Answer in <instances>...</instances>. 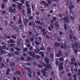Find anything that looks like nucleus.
Listing matches in <instances>:
<instances>
[{
  "label": "nucleus",
  "instance_id": "7ed1b4c3",
  "mask_svg": "<svg viewBox=\"0 0 80 80\" xmlns=\"http://www.w3.org/2000/svg\"><path fill=\"white\" fill-rule=\"evenodd\" d=\"M45 30H46L45 28H43L40 31L41 33H43L42 35L43 36H45L47 35V32L45 31Z\"/></svg>",
  "mask_w": 80,
  "mask_h": 80
},
{
  "label": "nucleus",
  "instance_id": "473e14b6",
  "mask_svg": "<svg viewBox=\"0 0 80 80\" xmlns=\"http://www.w3.org/2000/svg\"><path fill=\"white\" fill-rule=\"evenodd\" d=\"M35 52L36 53H39L40 52V50L38 49H35Z\"/></svg>",
  "mask_w": 80,
  "mask_h": 80
},
{
  "label": "nucleus",
  "instance_id": "a18cd8bd",
  "mask_svg": "<svg viewBox=\"0 0 80 80\" xmlns=\"http://www.w3.org/2000/svg\"><path fill=\"white\" fill-rule=\"evenodd\" d=\"M11 37L13 38H14V39H15V40H16V39H17V37L13 35H11Z\"/></svg>",
  "mask_w": 80,
  "mask_h": 80
},
{
  "label": "nucleus",
  "instance_id": "4c0bfd02",
  "mask_svg": "<svg viewBox=\"0 0 80 80\" xmlns=\"http://www.w3.org/2000/svg\"><path fill=\"white\" fill-rule=\"evenodd\" d=\"M18 23L19 24H22V20L20 19H19L18 20Z\"/></svg>",
  "mask_w": 80,
  "mask_h": 80
},
{
  "label": "nucleus",
  "instance_id": "37998d69",
  "mask_svg": "<svg viewBox=\"0 0 80 80\" xmlns=\"http://www.w3.org/2000/svg\"><path fill=\"white\" fill-rule=\"evenodd\" d=\"M28 26H31L32 25V22H29L28 23Z\"/></svg>",
  "mask_w": 80,
  "mask_h": 80
},
{
  "label": "nucleus",
  "instance_id": "f257e3e1",
  "mask_svg": "<svg viewBox=\"0 0 80 80\" xmlns=\"http://www.w3.org/2000/svg\"><path fill=\"white\" fill-rule=\"evenodd\" d=\"M71 62H69V64L70 66H72V65H73L74 64V62L75 61V57H73L72 58V56H71Z\"/></svg>",
  "mask_w": 80,
  "mask_h": 80
},
{
  "label": "nucleus",
  "instance_id": "2f4dec72",
  "mask_svg": "<svg viewBox=\"0 0 80 80\" xmlns=\"http://www.w3.org/2000/svg\"><path fill=\"white\" fill-rule=\"evenodd\" d=\"M35 22L38 23V24H40V21L39 20L36 21V19H35Z\"/></svg>",
  "mask_w": 80,
  "mask_h": 80
},
{
  "label": "nucleus",
  "instance_id": "a19ab883",
  "mask_svg": "<svg viewBox=\"0 0 80 80\" xmlns=\"http://www.w3.org/2000/svg\"><path fill=\"white\" fill-rule=\"evenodd\" d=\"M46 2H45L44 1H42L40 3L41 4H45V3Z\"/></svg>",
  "mask_w": 80,
  "mask_h": 80
},
{
  "label": "nucleus",
  "instance_id": "052dcab7",
  "mask_svg": "<svg viewBox=\"0 0 80 80\" xmlns=\"http://www.w3.org/2000/svg\"><path fill=\"white\" fill-rule=\"evenodd\" d=\"M4 37V38H7V35L6 34H4L3 35Z\"/></svg>",
  "mask_w": 80,
  "mask_h": 80
},
{
  "label": "nucleus",
  "instance_id": "5701e85b",
  "mask_svg": "<svg viewBox=\"0 0 80 80\" xmlns=\"http://www.w3.org/2000/svg\"><path fill=\"white\" fill-rule=\"evenodd\" d=\"M27 46V48H29V47H30V46H31V44L30 43H28L27 44H25Z\"/></svg>",
  "mask_w": 80,
  "mask_h": 80
},
{
  "label": "nucleus",
  "instance_id": "a211bd4d",
  "mask_svg": "<svg viewBox=\"0 0 80 80\" xmlns=\"http://www.w3.org/2000/svg\"><path fill=\"white\" fill-rule=\"evenodd\" d=\"M24 69L25 70H27L29 72H31V69L28 67H25Z\"/></svg>",
  "mask_w": 80,
  "mask_h": 80
},
{
  "label": "nucleus",
  "instance_id": "864d4df0",
  "mask_svg": "<svg viewBox=\"0 0 80 80\" xmlns=\"http://www.w3.org/2000/svg\"><path fill=\"white\" fill-rule=\"evenodd\" d=\"M15 45V44L13 43L11 44H10V47H13Z\"/></svg>",
  "mask_w": 80,
  "mask_h": 80
},
{
  "label": "nucleus",
  "instance_id": "6e6d98bb",
  "mask_svg": "<svg viewBox=\"0 0 80 80\" xmlns=\"http://www.w3.org/2000/svg\"><path fill=\"white\" fill-rule=\"evenodd\" d=\"M33 16H30L29 17L28 19H29V20H32V19H33Z\"/></svg>",
  "mask_w": 80,
  "mask_h": 80
},
{
  "label": "nucleus",
  "instance_id": "79ce46f5",
  "mask_svg": "<svg viewBox=\"0 0 80 80\" xmlns=\"http://www.w3.org/2000/svg\"><path fill=\"white\" fill-rule=\"evenodd\" d=\"M37 66L39 68H42V67H43V66L40 64H38Z\"/></svg>",
  "mask_w": 80,
  "mask_h": 80
},
{
  "label": "nucleus",
  "instance_id": "39448f33",
  "mask_svg": "<svg viewBox=\"0 0 80 80\" xmlns=\"http://www.w3.org/2000/svg\"><path fill=\"white\" fill-rule=\"evenodd\" d=\"M15 65V64L13 62L11 61L9 62V65L12 68H13V66Z\"/></svg>",
  "mask_w": 80,
  "mask_h": 80
},
{
  "label": "nucleus",
  "instance_id": "5fc2aeb1",
  "mask_svg": "<svg viewBox=\"0 0 80 80\" xmlns=\"http://www.w3.org/2000/svg\"><path fill=\"white\" fill-rule=\"evenodd\" d=\"M64 27L65 30H67V24H65L64 25Z\"/></svg>",
  "mask_w": 80,
  "mask_h": 80
},
{
  "label": "nucleus",
  "instance_id": "ddd939ff",
  "mask_svg": "<svg viewBox=\"0 0 80 80\" xmlns=\"http://www.w3.org/2000/svg\"><path fill=\"white\" fill-rule=\"evenodd\" d=\"M8 43H14V39H10L9 40V41L8 42Z\"/></svg>",
  "mask_w": 80,
  "mask_h": 80
},
{
  "label": "nucleus",
  "instance_id": "603ef678",
  "mask_svg": "<svg viewBox=\"0 0 80 80\" xmlns=\"http://www.w3.org/2000/svg\"><path fill=\"white\" fill-rule=\"evenodd\" d=\"M35 43L36 45H40V43L38 42L37 41H36L35 42Z\"/></svg>",
  "mask_w": 80,
  "mask_h": 80
},
{
  "label": "nucleus",
  "instance_id": "c03bdc74",
  "mask_svg": "<svg viewBox=\"0 0 80 80\" xmlns=\"http://www.w3.org/2000/svg\"><path fill=\"white\" fill-rule=\"evenodd\" d=\"M28 48H26L23 49V50L24 52H27L28 50Z\"/></svg>",
  "mask_w": 80,
  "mask_h": 80
},
{
  "label": "nucleus",
  "instance_id": "dca6fc26",
  "mask_svg": "<svg viewBox=\"0 0 80 80\" xmlns=\"http://www.w3.org/2000/svg\"><path fill=\"white\" fill-rule=\"evenodd\" d=\"M15 49L17 51H20V50H21V49L18 48V46H16L15 48Z\"/></svg>",
  "mask_w": 80,
  "mask_h": 80
},
{
  "label": "nucleus",
  "instance_id": "423d86ee",
  "mask_svg": "<svg viewBox=\"0 0 80 80\" xmlns=\"http://www.w3.org/2000/svg\"><path fill=\"white\" fill-rule=\"evenodd\" d=\"M9 10L10 12H11V13H14L15 12V10H16V9L15 8H12V7H10L9 8Z\"/></svg>",
  "mask_w": 80,
  "mask_h": 80
},
{
  "label": "nucleus",
  "instance_id": "7c9ffc66",
  "mask_svg": "<svg viewBox=\"0 0 80 80\" xmlns=\"http://www.w3.org/2000/svg\"><path fill=\"white\" fill-rule=\"evenodd\" d=\"M40 50H45V48H44V47H43V46H42L41 48H40Z\"/></svg>",
  "mask_w": 80,
  "mask_h": 80
},
{
  "label": "nucleus",
  "instance_id": "ea45409f",
  "mask_svg": "<svg viewBox=\"0 0 80 80\" xmlns=\"http://www.w3.org/2000/svg\"><path fill=\"white\" fill-rule=\"evenodd\" d=\"M28 53L30 56H31L32 54H33V53H32V51H28Z\"/></svg>",
  "mask_w": 80,
  "mask_h": 80
},
{
  "label": "nucleus",
  "instance_id": "cd10ccee",
  "mask_svg": "<svg viewBox=\"0 0 80 80\" xmlns=\"http://www.w3.org/2000/svg\"><path fill=\"white\" fill-rule=\"evenodd\" d=\"M30 43V41H29V40H28V39H27L26 41L25 44H27V43Z\"/></svg>",
  "mask_w": 80,
  "mask_h": 80
},
{
  "label": "nucleus",
  "instance_id": "412c9836",
  "mask_svg": "<svg viewBox=\"0 0 80 80\" xmlns=\"http://www.w3.org/2000/svg\"><path fill=\"white\" fill-rule=\"evenodd\" d=\"M67 76L69 78H70V77H71L72 76V74L71 73H67Z\"/></svg>",
  "mask_w": 80,
  "mask_h": 80
},
{
  "label": "nucleus",
  "instance_id": "bf43d9fd",
  "mask_svg": "<svg viewBox=\"0 0 80 80\" xmlns=\"http://www.w3.org/2000/svg\"><path fill=\"white\" fill-rule=\"evenodd\" d=\"M46 37L47 39H50V36H49L48 35H46Z\"/></svg>",
  "mask_w": 80,
  "mask_h": 80
},
{
  "label": "nucleus",
  "instance_id": "9b49d317",
  "mask_svg": "<svg viewBox=\"0 0 80 80\" xmlns=\"http://www.w3.org/2000/svg\"><path fill=\"white\" fill-rule=\"evenodd\" d=\"M21 68H22V74L23 76H24V77H26V72H25V71L24 70L23 68V67H21Z\"/></svg>",
  "mask_w": 80,
  "mask_h": 80
},
{
  "label": "nucleus",
  "instance_id": "c9c22d12",
  "mask_svg": "<svg viewBox=\"0 0 80 80\" xmlns=\"http://www.w3.org/2000/svg\"><path fill=\"white\" fill-rule=\"evenodd\" d=\"M15 54L16 55H19V52L18 51H16L14 52Z\"/></svg>",
  "mask_w": 80,
  "mask_h": 80
},
{
  "label": "nucleus",
  "instance_id": "1a4fd4ad",
  "mask_svg": "<svg viewBox=\"0 0 80 80\" xmlns=\"http://www.w3.org/2000/svg\"><path fill=\"white\" fill-rule=\"evenodd\" d=\"M22 6H23V4L22 3H18V8L19 10H22Z\"/></svg>",
  "mask_w": 80,
  "mask_h": 80
},
{
  "label": "nucleus",
  "instance_id": "c85d7f7f",
  "mask_svg": "<svg viewBox=\"0 0 80 80\" xmlns=\"http://www.w3.org/2000/svg\"><path fill=\"white\" fill-rule=\"evenodd\" d=\"M77 75L76 74H74L73 75V77L74 78V80H77Z\"/></svg>",
  "mask_w": 80,
  "mask_h": 80
},
{
  "label": "nucleus",
  "instance_id": "338daca9",
  "mask_svg": "<svg viewBox=\"0 0 80 80\" xmlns=\"http://www.w3.org/2000/svg\"><path fill=\"white\" fill-rule=\"evenodd\" d=\"M12 7L13 8H16V4H12Z\"/></svg>",
  "mask_w": 80,
  "mask_h": 80
},
{
  "label": "nucleus",
  "instance_id": "bb28decb",
  "mask_svg": "<svg viewBox=\"0 0 80 80\" xmlns=\"http://www.w3.org/2000/svg\"><path fill=\"white\" fill-rule=\"evenodd\" d=\"M63 66H59V71H60V70H63Z\"/></svg>",
  "mask_w": 80,
  "mask_h": 80
},
{
  "label": "nucleus",
  "instance_id": "a878e982",
  "mask_svg": "<svg viewBox=\"0 0 80 80\" xmlns=\"http://www.w3.org/2000/svg\"><path fill=\"white\" fill-rule=\"evenodd\" d=\"M36 54L35 53H32V55L31 56V57H32V58H35V57H36V55H35Z\"/></svg>",
  "mask_w": 80,
  "mask_h": 80
},
{
  "label": "nucleus",
  "instance_id": "680f3d73",
  "mask_svg": "<svg viewBox=\"0 0 80 80\" xmlns=\"http://www.w3.org/2000/svg\"><path fill=\"white\" fill-rule=\"evenodd\" d=\"M20 2H21L23 4H24V3H25V2L24 1V0H20Z\"/></svg>",
  "mask_w": 80,
  "mask_h": 80
},
{
  "label": "nucleus",
  "instance_id": "6ab92c4d",
  "mask_svg": "<svg viewBox=\"0 0 80 80\" xmlns=\"http://www.w3.org/2000/svg\"><path fill=\"white\" fill-rule=\"evenodd\" d=\"M54 45L55 47H59V46H60V44L57 42H55L54 43Z\"/></svg>",
  "mask_w": 80,
  "mask_h": 80
},
{
  "label": "nucleus",
  "instance_id": "f8f14e48",
  "mask_svg": "<svg viewBox=\"0 0 80 80\" xmlns=\"http://www.w3.org/2000/svg\"><path fill=\"white\" fill-rule=\"evenodd\" d=\"M27 13L28 14L31 15V8H27Z\"/></svg>",
  "mask_w": 80,
  "mask_h": 80
},
{
  "label": "nucleus",
  "instance_id": "4d7b16f0",
  "mask_svg": "<svg viewBox=\"0 0 80 80\" xmlns=\"http://www.w3.org/2000/svg\"><path fill=\"white\" fill-rule=\"evenodd\" d=\"M42 26H38V29H40V30H41V29H42Z\"/></svg>",
  "mask_w": 80,
  "mask_h": 80
},
{
  "label": "nucleus",
  "instance_id": "0eeeda50",
  "mask_svg": "<svg viewBox=\"0 0 80 80\" xmlns=\"http://www.w3.org/2000/svg\"><path fill=\"white\" fill-rule=\"evenodd\" d=\"M12 28L17 32H19V28L18 27L14 26H12Z\"/></svg>",
  "mask_w": 80,
  "mask_h": 80
},
{
  "label": "nucleus",
  "instance_id": "e2e57ef3",
  "mask_svg": "<svg viewBox=\"0 0 80 80\" xmlns=\"http://www.w3.org/2000/svg\"><path fill=\"white\" fill-rule=\"evenodd\" d=\"M57 41L58 42H60L61 41V39H60V38H58L57 39Z\"/></svg>",
  "mask_w": 80,
  "mask_h": 80
},
{
  "label": "nucleus",
  "instance_id": "393cba45",
  "mask_svg": "<svg viewBox=\"0 0 80 80\" xmlns=\"http://www.w3.org/2000/svg\"><path fill=\"white\" fill-rule=\"evenodd\" d=\"M40 58V56L38 55H36V56L35 57V58H36V59L37 60L39 59Z\"/></svg>",
  "mask_w": 80,
  "mask_h": 80
},
{
  "label": "nucleus",
  "instance_id": "de8ad7c7",
  "mask_svg": "<svg viewBox=\"0 0 80 80\" xmlns=\"http://www.w3.org/2000/svg\"><path fill=\"white\" fill-rule=\"evenodd\" d=\"M1 7L3 9L5 8V4H4L2 3V4Z\"/></svg>",
  "mask_w": 80,
  "mask_h": 80
},
{
  "label": "nucleus",
  "instance_id": "49530a36",
  "mask_svg": "<svg viewBox=\"0 0 80 80\" xmlns=\"http://www.w3.org/2000/svg\"><path fill=\"white\" fill-rule=\"evenodd\" d=\"M0 12L1 13H2V14H4L5 13H6V11H2V10H1Z\"/></svg>",
  "mask_w": 80,
  "mask_h": 80
},
{
  "label": "nucleus",
  "instance_id": "e433bc0d",
  "mask_svg": "<svg viewBox=\"0 0 80 80\" xmlns=\"http://www.w3.org/2000/svg\"><path fill=\"white\" fill-rule=\"evenodd\" d=\"M50 55L51 58H53V54L52 53H50Z\"/></svg>",
  "mask_w": 80,
  "mask_h": 80
},
{
  "label": "nucleus",
  "instance_id": "13d9d810",
  "mask_svg": "<svg viewBox=\"0 0 80 80\" xmlns=\"http://www.w3.org/2000/svg\"><path fill=\"white\" fill-rule=\"evenodd\" d=\"M7 47H6V46H5V45H3L2 46V49H5V48H6Z\"/></svg>",
  "mask_w": 80,
  "mask_h": 80
},
{
  "label": "nucleus",
  "instance_id": "2eb2a0df",
  "mask_svg": "<svg viewBox=\"0 0 80 80\" xmlns=\"http://www.w3.org/2000/svg\"><path fill=\"white\" fill-rule=\"evenodd\" d=\"M29 50L31 52H33V51H34V48L32 46H31L29 48Z\"/></svg>",
  "mask_w": 80,
  "mask_h": 80
},
{
  "label": "nucleus",
  "instance_id": "f03ea898",
  "mask_svg": "<svg viewBox=\"0 0 80 80\" xmlns=\"http://www.w3.org/2000/svg\"><path fill=\"white\" fill-rule=\"evenodd\" d=\"M63 20L66 23H70V19L68 17H66L63 18Z\"/></svg>",
  "mask_w": 80,
  "mask_h": 80
},
{
  "label": "nucleus",
  "instance_id": "72a5a7b5",
  "mask_svg": "<svg viewBox=\"0 0 80 80\" xmlns=\"http://www.w3.org/2000/svg\"><path fill=\"white\" fill-rule=\"evenodd\" d=\"M23 20L24 22L25 21L28 22V20L27 18H23Z\"/></svg>",
  "mask_w": 80,
  "mask_h": 80
},
{
  "label": "nucleus",
  "instance_id": "aec40b11",
  "mask_svg": "<svg viewBox=\"0 0 80 80\" xmlns=\"http://www.w3.org/2000/svg\"><path fill=\"white\" fill-rule=\"evenodd\" d=\"M27 35V34L25 32H23L22 33V37L23 38H25L26 37V35Z\"/></svg>",
  "mask_w": 80,
  "mask_h": 80
},
{
  "label": "nucleus",
  "instance_id": "9d476101",
  "mask_svg": "<svg viewBox=\"0 0 80 80\" xmlns=\"http://www.w3.org/2000/svg\"><path fill=\"white\" fill-rule=\"evenodd\" d=\"M62 52L60 50L59 51V52L58 53L56 54V57H60V56H62Z\"/></svg>",
  "mask_w": 80,
  "mask_h": 80
},
{
  "label": "nucleus",
  "instance_id": "b1692460",
  "mask_svg": "<svg viewBox=\"0 0 80 80\" xmlns=\"http://www.w3.org/2000/svg\"><path fill=\"white\" fill-rule=\"evenodd\" d=\"M39 55H42V57H44L45 56V54L43 53V52L41 51L39 53Z\"/></svg>",
  "mask_w": 80,
  "mask_h": 80
},
{
  "label": "nucleus",
  "instance_id": "8fccbe9b",
  "mask_svg": "<svg viewBox=\"0 0 80 80\" xmlns=\"http://www.w3.org/2000/svg\"><path fill=\"white\" fill-rule=\"evenodd\" d=\"M5 27H6V26H7V25H8V22L7 21H5Z\"/></svg>",
  "mask_w": 80,
  "mask_h": 80
},
{
  "label": "nucleus",
  "instance_id": "4be33fe9",
  "mask_svg": "<svg viewBox=\"0 0 80 80\" xmlns=\"http://www.w3.org/2000/svg\"><path fill=\"white\" fill-rule=\"evenodd\" d=\"M75 47L77 49L79 48H78V43H77V42H76L75 43Z\"/></svg>",
  "mask_w": 80,
  "mask_h": 80
},
{
  "label": "nucleus",
  "instance_id": "09e8293b",
  "mask_svg": "<svg viewBox=\"0 0 80 80\" xmlns=\"http://www.w3.org/2000/svg\"><path fill=\"white\" fill-rule=\"evenodd\" d=\"M26 6L27 8H30V6L29 4H26Z\"/></svg>",
  "mask_w": 80,
  "mask_h": 80
},
{
  "label": "nucleus",
  "instance_id": "f3484780",
  "mask_svg": "<svg viewBox=\"0 0 80 80\" xmlns=\"http://www.w3.org/2000/svg\"><path fill=\"white\" fill-rule=\"evenodd\" d=\"M42 72L43 73L42 75L43 76H44V77H45L46 76V72L45 71H44V70L43 69L42 70Z\"/></svg>",
  "mask_w": 80,
  "mask_h": 80
},
{
  "label": "nucleus",
  "instance_id": "6e6552de",
  "mask_svg": "<svg viewBox=\"0 0 80 80\" xmlns=\"http://www.w3.org/2000/svg\"><path fill=\"white\" fill-rule=\"evenodd\" d=\"M44 62H46L47 65H48L49 63V59L47 57H44Z\"/></svg>",
  "mask_w": 80,
  "mask_h": 80
},
{
  "label": "nucleus",
  "instance_id": "c756f323",
  "mask_svg": "<svg viewBox=\"0 0 80 80\" xmlns=\"http://www.w3.org/2000/svg\"><path fill=\"white\" fill-rule=\"evenodd\" d=\"M52 68V66H51V65L49 64V63L47 65V68Z\"/></svg>",
  "mask_w": 80,
  "mask_h": 80
},
{
  "label": "nucleus",
  "instance_id": "774afa93",
  "mask_svg": "<svg viewBox=\"0 0 80 80\" xmlns=\"http://www.w3.org/2000/svg\"><path fill=\"white\" fill-rule=\"evenodd\" d=\"M70 18L73 21L74 20V18L73 17V16H71L70 17Z\"/></svg>",
  "mask_w": 80,
  "mask_h": 80
},
{
  "label": "nucleus",
  "instance_id": "0e129e2a",
  "mask_svg": "<svg viewBox=\"0 0 80 80\" xmlns=\"http://www.w3.org/2000/svg\"><path fill=\"white\" fill-rule=\"evenodd\" d=\"M6 72H10V68H8L6 70Z\"/></svg>",
  "mask_w": 80,
  "mask_h": 80
},
{
  "label": "nucleus",
  "instance_id": "3c124183",
  "mask_svg": "<svg viewBox=\"0 0 80 80\" xmlns=\"http://www.w3.org/2000/svg\"><path fill=\"white\" fill-rule=\"evenodd\" d=\"M73 5H72L70 7L69 9L70 10H72V9H73Z\"/></svg>",
  "mask_w": 80,
  "mask_h": 80
},
{
  "label": "nucleus",
  "instance_id": "20e7f679",
  "mask_svg": "<svg viewBox=\"0 0 80 80\" xmlns=\"http://www.w3.org/2000/svg\"><path fill=\"white\" fill-rule=\"evenodd\" d=\"M7 64V62L5 60H3L2 62H0V65H1L3 67H5V66Z\"/></svg>",
  "mask_w": 80,
  "mask_h": 80
},
{
  "label": "nucleus",
  "instance_id": "4468645a",
  "mask_svg": "<svg viewBox=\"0 0 80 80\" xmlns=\"http://www.w3.org/2000/svg\"><path fill=\"white\" fill-rule=\"evenodd\" d=\"M60 47L61 48H64V49H65V48H67V46L65 44H63V45H60Z\"/></svg>",
  "mask_w": 80,
  "mask_h": 80
},
{
  "label": "nucleus",
  "instance_id": "f704fd0d",
  "mask_svg": "<svg viewBox=\"0 0 80 80\" xmlns=\"http://www.w3.org/2000/svg\"><path fill=\"white\" fill-rule=\"evenodd\" d=\"M29 40L31 42H34V38H30Z\"/></svg>",
  "mask_w": 80,
  "mask_h": 80
},
{
  "label": "nucleus",
  "instance_id": "58836bf2",
  "mask_svg": "<svg viewBox=\"0 0 80 80\" xmlns=\"http://www.w3.org/2000/svg\"><path fill=\"white\" fill-rule=\"evenodd\" d=\"M55 25L57 27H58V28H59L60 27V26L57 23H55Z\"/></svg>",
  "mask_w": 80,
  "mask_h": 80
},
{
  "label": "nucleus",
  "instance_id": "69168bd1",
  "mask_svg": "<svg viewBox=\"0 0 80 80\" xmlns=\"http://www.w3.org/2000/svg\"><path fill=\"white\" fill-rule=\"evenodd\" d=\"M44 6L45 7H47L48 6V3H46V2L44 4Z\"/></svg>",
  "mask_w": 80,
  "mask_h": 80
}]
</instances>
